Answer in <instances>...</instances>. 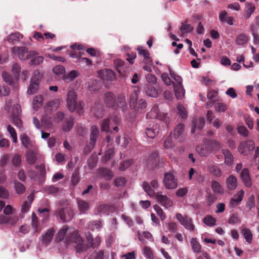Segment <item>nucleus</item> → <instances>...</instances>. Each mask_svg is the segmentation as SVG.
<instances>
[{
  "mask_svg": "<svg viewBox=\"0 0 259 259\" xmlns=\"http://www.w3.org/2000/svg\"><path fill=\"white\" fill-rule=\"evenodd\" d=\"M119 123V119L118 117L112 116L104 119L101 123L102 131L107 133L115 132L118 131V124Z\"/></svg>",
  "mask_w": 259,
  "mask_h": 259,
  "instance_id": "obj_1",
  "label": "nucleus"
},
{
  "mask_svg": "<svg viewBox=\"0 0 259 259\" xmlns=\"http://www.w3.org/2000/svg\"><path fill=\"white\" fill-rule=\"evenodd\" d=\"M42 75L39 71L37 70H34L27 91L28 94L33 95L36 93L39 89V84Z\"/></svg>",
  "mask_w": 259,
  "mask_h": 259,
  "instance_id": "obj_2",
  "label": "nucleus"
},
{
  "mask_svg": "<svg viewBox=\"0 0 259 259\" xmlns=\"http://www.w3.org/2000/svg\"><path fill=\"white\" fill-rule=\"evenodd\" d=\"M146 163L147 167L150 169L161 166L162 161L158 152H154L149 155Z\"/></svg>",
  "mask_w": 259,
  "mask_h": 259,
  "instance_id": "obj_3",
  "label": "nucleus"
},
{
  "mask_svg": "<svg viewBox=\"0 0 259 259\" xmlns=\"http://www.w3.org/2000/svg\"><path fill=\"white\" fill-rule=\"evenodd\" d=\"M56 215L59 217L63 222H68L72 219L74 214L73 210L70 207H66L58 209L56 211Z\"/></svg>",
  "mask_w": 259,
  "mask_h": 259,
  "instance_id": "obj_4",
  "label": "nucleus"
},
{
  "mask_svg": "<svg viewBox=\"0 0 259 259\" xmlns=\"http://www.w3.org/2000/svg\"><path fill=\"white\" fill-rule=\"evenodd\" d=\"M163 183L167 189H174L177 187V180L175 179L174 175L170 172H166L164 174Z\"/></svg>",
  "mask_w": 259,
  "mask_h": 259,
  "instance_id": "obj_5",
  "label": "nucleus"
},
{
  "mask_svg": "<svg viewBox=\"0 0 259 259\" xmlns=\"http://www.w3.org/2000/svg\"><path fill=\"white\" fill-rule=\"evenodd\" d=\"M159 130L160 126L158 124L150 123L146 126L145 133L148 138L153 139L159 134Z\"/></svg>",
  "mask_w": 259,
  "mask_h": 259,
  "instance_id": "obj_6",
  "label": "nucleus"
},
{
  "mask_svg": "<svg viewBox=\"0 0 259 259\" xmlns=\"http://www.w3.org/2000/svg\"><path fill=\"white\" fill-rule=\"evenodd\" d=\"M174 137L175 139H178L180 143L185 141L186 133L184 124L179 123L176 125L174 130Z\"/></svg>",
  "mask_w": 259,
  "mask_h": 259,
  "instance_id": "obj_7",
  "label": "nucleus"
},
{
  "mask_svg": "<svg viewBox=\"0 0 259 259\" xmlns=\"http://www.w3.org/2000/svg\"><path fill=\"white\" fill-rule=\"evenodd\" d=\"M71 241L76 244L75 248L77 252L80 253L87 249V246L83 243L82 238L77 233L75 232L72 234Z\"/></svg>",
  "mask_w": 259,
  "mask_h": 259,
  "instance_id": "obj_8",
  "label": "nucleus"
},
{
  "mask_svg": "<svg viewBox=\"0 0 259 259\" xmlns=\"http://www.w3.org/2000/svg\"><path fill=\"white\" fill-rule=\"evenodd\" d=\"M76 93L70 91L68 92L67 97V105L69 110L73 112L75 111L76 106Z\"/></svg>",
  "mask_w": 259,
  "mask_h": 259,
  "instance_id": "obj_9",
  "label": "nucleus"
},
{
  "mask_svg": "<svg viewBox=\"0 0 259 259\" xmlns=\"http://www.w3.org/2000/svg\"><path fill=\"white\" fill-rule=\"evenodd\" d=\"M12 52L21 60H27L29 52L25 47H14L12 48Z\"/></svg>",
  "mask_w": 259,
  "mask_h": 259,
  "instance_id": "obj_10",
  "label": "nucleus"
},
{
  "mask_svg": "<svg viewBox=\"0 0 259 259\" xmlns=\"http://www.w3.org/2000/svg\"><path fill=\"white\" fill-rule=\"evenodd\" d=\"M254 148V143L252 140H247L241 142L238 147L239 152L241 154H246L247 152L252 151Z\"/></svg>",
  "mask_w": 259,
  "mask_h": 259,
  "instance_id": "obj_11",
  "label": "nucleus"
},
{
  "mask_svg": "<svg viewBox=\"0 0 259 259\" xmlns=\"http://www.w3.org/2000/svg\"><path fill=\"white\" fill-rule=\"evenodd\" d=\"M103 101L107 107L111 108L116 106V98L111 92H107L104 94Z\"/></svg>",
  "mask_w": 259,
  "mask_h": 259,
  "instance_id": "obj_12",
  "label": "nucleus"
},
{
  "mask_svg": "<svg viewBox=\"0 0 259 259\" xmlns=\"http://www.w3.org/2000/svg\"><path fill=\"white\" fill-rule=\"evenodd\" d=\"M196 150L201 156H207L211 153V148L207 141L204 144L197 146Z\"/></svg>",
  "mask_w": 259,
  "mask_h": 259,
  "instance_id": "obj_13",
  "label": "nucleus"
},
{
  "mask_svg": "<svg viewBox=\"0 0 259 259\" xmlns=\"http://www.w3.org/2000/svg\"><path fill=\"white\" fill-rule=\"evenodd\" d=\"M27 59L30 60V64L31 65H39L42 63L44 57L39 56L38 52L32 51L29 52Z\"/></svg>",
  "mask_w": 259,
  "mask_h": 259,
  "instance_id": "obj_14",
  "label": "nucleus"
},
{
  "mask_svg": "<svg viewBox=\"0 0 259 259\" xmlns=\"http://www.w3.org/2000/svg\"><path fill=\"white\" fill-rule=\"evenodd\" d=\"M101 78L104 80L112 81L115 79L116 76L114 72L109 69H105L99 71Z\"/></svg>",
  "mask_w": 259,
  "mask_h": 259,
  "instance_id": "obj_15",
  "label": "nucleus"
},
{
  "mask_svg": "<svg viewBox=\"0 0 259 259\" xmlns=\"http://www.w3.org/2000/svg\"><path fill=\"white\" fill-rule=\"evenodd\" d=\"M55 233V229L51 228L41 235V242L45 246H47L51 243Z\"/></svg>",
  "mask_w": 259,
  "mask_h": 259,
  "instance_id": "obj_16",
  "label": "nucleus"
},
{
  "mask_svg": "<svg viewBox=\"0 0 259 259\" xmlns=\"http://www.w3.org/2000/svg\"><path fill=\"white\" fill-rule=\"evenodd\" d=\"M156 197L157 201L165 208H168L172 206V201L166 195H162L161 192L157 193Z\"/></svg>",
  "mask_w": 259,
  "mask_h": 259,
  "instance_id": "obj_17",
  "label": "nucleus"
},
{
  "mask_svg": "<svg viewBox=\"0 0 259 259\" xmlns=\"http://www.w3.org/2000/svg\"><path fill=\"white\" fill-rule=\"evenodd\" d=\"M154 85L151 84H145L143 90L146 95L153 98L157 97L158 92Z\"/></svg>",
  "mask_w": 259,
  "mask_h": 259,
  "instance_id": "obj_18",
  "label": "nucleus"
},
{
  "mask_svg": "<svg viewBox=\"0 0 259 259\" xmlns=\"http://www.w3.org/2000/svg\"><path fill=\"white\" fill-rule=\"evenodd\" d=\"M244 195V191L243 190L239 191L236 195L232 198L229 203L230 207L231 208L234 207L238 205L242 200Z\"/></svg>",
  "mask_w": 259,
  "mask_h": 259,
  "instance_id": "obj_19",
  "label": "nucleus"
},
{
  "mask_svg": "<svg viewBox=\"0 0 259 259\" xmlns=\"http://www.w3.org/2000/svg\"><path fill=\"white\" fill-rule=\"evenodd\" d=\"M77 208L80 214L87 213L90 208L89 203L81 199H77Z\"/></svg>",
  "mask_w": 259,
  "mask_h": 259,
  "instance_id": "obj_20",
  "label": "nucleus"
},
{
  "mask_svg": "<svg viewBox=\"0 0 259 259\" xmlns=\"http://www.w3.org/2000/svg\"><path fill=\"white\" fill-rule=\"evenodd\" d=\"M222 153L224 156V163L228 166H232L234 158L231 152L228 149H222Z\"/></svg>",
  "mask_w": 259,
  "mask_h": 259,
  "instance_id": "obj_21",
  "label": "nucleus"
},
{
  "mask_svg": "<svg viewBox=\"0 0 259 259\" xmlns=\"http://www.w3.org/2000/svg\"><path fill=\"white\" fill-rule=\"evenodd\" d=\"M15 108L17 110V113L15 114V112H13L11 115V118L13 123L18 128H21L22 126V122L21 120L19 115L20 112H19V107L18 105L15 106Z\"/></svg>",
  "mask_w": 259,
  "mask_h": 259,
  "instance_id": "obj_22",
  "label": "nucleus"
},
{
  "mask_svg": "<svg viewBox=\"0 0 259 259\" xmlns=\"http://www.w3.org/2000/svg\"><path fill=\"white\" fill-rule=\"evenodd\" d=\"M99 135V130L96 125L92 126L90 134V144L94 146Z\"/></svg>",
  "mask_w": 259,
  "mask_h": 259,
  "instance_id": "obj_23",
  "label": "nucleus"
},
{
  "mask_svg": "<svg viewBox=\"0 0 259 259\" xmlns=\"http://www.w3.org/2000/svg\"><path fill=\"white\" fill-rule=\"evenodd\" d=\"M226 185L229 190H235L237 186V180L236 177L233 175L229 176L226 179Z\"/></svg>",
  "mask_w": 259,
  "mask_h": 259,
  "instance_id": "obj_24",
  "label": "nucleus"
},
{
  "mask_svg": "<svg viewBox=\"0 0 259 259\" xmlns=\"http://www.w3.org/2000/svg\"><path fill=\"white\" fill-rule=\"evenodd\" d=\"M241 178L247 187H250L251 185V181L247 168H244L241 173Z\"/></svg>",
  "mask_w": 259,
  "mask_h": 259,
  "instance_id": "obj_25",
  "label": "nucleus"
},
{
  "mask_svg": "<svg viewBox=\"0 0 259 259\" xmlns=\"http://www.w3.org/2000/svg\"><path fill=\"white\" fill-rule=\"evenodd\" d=\"M174 88L176 98L179 100L182 99L185 95V90L182 84H174Z\"/></svg>",
  "mask_w": 259,
  "mask_h": 259,
  "instance_id": "obj_26",
  "label": "nucleus"
},
{
  "mask_svg": "<svg viewBox=\"0 0 259 259\" xmlns=\"http://www.w3.org/2000/svg\"><path fill=\"white\" fill-rule=\"evenodd\" d=\"M116 105L117 107L120 108L122 111H125L127 108L125 96L123 95H119Z\"/></svg>",
  "mask_w": 259,
  "mask_h": 259,
  "instance_id": "obj_27",
  "label": "nucleus"
},
{
  "mask_svg": "<svg viewBox=\"0 0 259 259\" xmlns=\"http://www.w3.org/2000/svg\"><path fill=\"white\" fill-rule=\"evenodd\" d=\"M250 31L253 37V43L256 45L259 44V35L258 32H259V26L254 24H252L250 26Z\"/></svg>",
  "mask_w": 259,
  "mask_h": 259,
  "instance_id": "obj_28",
  "label": "nucleus"
},
{
  "mask_svg": "<svg viewBox=\"0 0 259 259\" xmlns=\"http://www.w3.org/2000/svg\"><path fill=\"white\" fill-rule=\"evenodd\" d=\"M31 226L33 229H34V233L38 234L40 233L41 229L39 226L38 218L36 214L34 213H33L32 214Z\"/></svg>",
  "mask_w": 259,
  "mask_h": 259,
  "instance_id": "obj_29",
  "label": "nucleus"
},
{
  "mask_svg": "<svg viewBox=\"0 0 259 259\" xmlns=\"http://www.w3.org/2000/svg\"><path fill=\"white\" fill-rule=\"evenodd\" d=\"M26 158L27 162L29 164H34L37 159L36 153L32 150H28L26 154Z\"/></svg>",
  "mask_w": 259,
  "mask_h": 259,
  "instance_id": "obj_30",
  "label": "nucleus"
},
{
  "mask_svg": "<svg viewBox=\"0 0 259 259\" xmlns=\"http://www.w3.org/2000/svg\"><path fill=\"white\" fill-rule=\"evenodd\" d=\"M208 172L216 177H220L222 175V171L221 168L216 165H210L208 166Z\"/></svg>",
  "mask_w": 259,
  "mask_h": 259,
  "instance_id": "obj_31",
  "label": "nucleus"
},
{
  "mask_svg": "<svg viewBox=\"0 0 259 259\" xmlns=\"http://www.w3.org/2000/svg\"><path fill=\"white\" fill-rule=\"evenodd\" d=\"M11 164L13 166L18 168L22 164V156L20 154L15 153L11 158Z\"/></svg>",
  "mask_w": 259,
  "mask_h": 259,
  "instance_id": "obj_32",
  "label": "nucleus"
},
{
  "mask_svg": "<svg viewBox=\"0 0 259 259\" xmlns=\"http://www.w3.org/2000/svg\"><path fill=\"white\" fill-rule=\"evenodd\" d=\"M211 188L215 194H222L224 193V189L219 182L214 180L212 181Z\"/></svg>",
  "mask_w": 259,
  "mask_h": 259,
  "instance_id": "obj_33",
  "label": "nucleus"
},
{
  "mask_svg": "<svg viewBox=\"0 0 259 259\" xmlns=\"http://www.w3.org/2000/svg\"><path fill=\"white\" fill-rule=\"evenodd\" d=\"M22 144L26 149H29L33 146V143L26 134H22L20 137Z\"/></svg>",
  "mask_w": 259,
  "mask_h": 259,
  "instance_id": "obj_34",
  "label": "nucleus"
},
{
  "mask_svg": "<svg viewBox=\"0 0 259 259\" xmlns=\"http://www.w3.org/2000/svg\"><path fill=\"white\" fill-rule=\"evenodd\" d=\"M14 184L15 190L17 194L20 195L25 193L26 187L22 183L17 180H15L14 181Z\"/></svg>",
  "mask_w": 259,
  "mask_h": 259,
  "instance_id": "obj_35",
  "label": "nucleus"
},
{
  "mask_svg": "<svg viewBox=\"0 0 259 259\" xmlns=\"http://www.w3.org/2000/svg\"><path fill=\"white\" fill-rule=\"evenodd\" d=\"M159 113L160 111L158 106L154 105L150 111L147 113V116L151 119H158Z\"/></svg>",
  "mask_w": 259,
  "mask_h": 259,
  "instance_id": "obj_36",
  "label": "nucleus"
},
{
  "mask_svg": "<svg viewBox=\"0 0 259 259\" xmlns=\"http://www.w3.org/2000/svg\"><path fill=\"white\" fill-rule=\"evenodd\" d=\"M110 206L108 204H102L97 207V211L100 215H108Z\"/></svg>",
  "mask_w": 259,
  "mask_h": 259,
  "instance_id": "obj_37",
  "label": "nucleus"
},
{
  "mask_svg": "<svg viewBox=\"0 0 259 259\" xmlns=\"http://www.w3.org/2000/svg\"><path fill=\"white\" fill-rule=\"evenodd\" d=\"M23 36L19 32H16L10 34L8 36V41L10 43H14V41H19Z\"/></svg>",
  "mask_w": 259,
  "mask_h": 259,
  "instance_id": "obj_38",
  "label": "nucleus"
},
{
  "mask_svg": "<svg viewBox=\"0 0 259 259\" xmlns=\"http://www.w3.org/2000/svg\"><path fill=\"white\" fill-rule=\"evenodd\" d=\"M187 20H186L185 22L182 23V25L180 27V31L181 32V36H183L184 33H190L193 30V27L189 24H187Z\"/></svg>",
  "mask_w": 259,
  "mask_h": 259,
  "instance_id": "obj_39",
  "label": "nucleus"
},
{
  "mask_svg": "<svg viewBox=\"0 0 259 259\" xmlns=\"http://www.w3.org/2000/svg\"><path fill=\"white\" fill-rule=\"evenodd\" d=\"M114 64L118 72L120 74H122L124 71L123 66L124 65V61L120 59H117L114 60Z\"/></svg>",
  "mask_w": 259,
  "mask_h": 259,
  "instance_id": "obj_40",
  "label": "nucleus"
},
{
  "mask_svg": "<svg viewBox=\"0 0 259 259\" xmlns=\"http://www.w3.org/2000/svg\"><path fill=\"white\" fill-rule=\"evenodd\" d=\"M99 175L101 177L105 178L106 180H110L113 177L111 171L106 168H100Z\"/></svg>",
  "mask_w": 259,
  "mask_h": 259,
  "instance_id": "obj_41",
  "label": "nucleus"
},
{
  "mask_svg": "<svg viewBox=\"0 0 259 259\" xmlns=\"http://www.w3.org/2000/svg\"><path fill=\"white\" fill-rule=\"evenodd\" d=\"M137 50L139 54L144 57L145 63L147 64L152 63V60L149 58V53L147 50H144L143 47H139Z\"/></svg>",
  "mask_w": 259,
  "mask_h": 259,
  "instance_id": "obj_42",
  "label": "nucleus"
},
{
  "mask_svg": "<svg viewBox=\"0 0 259 259\" xmlns=\"http://www.w3.org/2000/svg\"><path fill=\"white\" fill-rule=\"evenodd\" d=\"M79 73L77 71L72 70L64 77V80L66 82H70L78 76Z\"/></svg>",
  "mask_w": 259,
  "mask_h": 259,
  "instance_id": "obj_43",
  "label": "nucleus"
},
{
  "mask_svg": "<svg viewBox=\"0 0 259 259\" xmlns=\"http://www.w3.org/2000/svg\"><path fill=\"white\" fill-rule=\"evenodd\" d=\"M242 233L246 242L251 243L252 240V234L251 231L248 228H244L242 230Z\"/></svg>",
  "mask_w": 259,
  "mask_h": 259,
  "instance_id": "obj_44",
  "label": "nucleus"
},
{
  "mask_svg": "<svg viewBox=\"0 0 259 259\" xmlns=\"http://www.w3.org/2000/svg\"><path fill=\"white\" fill-rule=\"evenodd\" d=\"M142 187L147 194L150 197L155 196V192L151 188L149 184L147 182H144L142 184Z\"/></svg>",
  "mask_w": 259,
  "mask_h": 259,
  "instance_id": "obj_45",
  "label": "nucleus"
},
{
  "mask_svg": "<svg viewBox=\"0 0 259 259\" xmlns=\"http://www.w3.org/2000/svg\"><path fill=\"white\" fill-rule=\"evenodd\" d=\"M191 245L195 252L199 253L201 251V245L196 238H193L190 241Z\"/></svg>",
  "mask_w": 259,
  "mask_h": 259,
  "instance_id": "obj_46",
  "label": "nucleus"
},
{
  "mask_svg": "<svg viewBox=\"0 0 259 259\" xmlns=\"http://www.w3.org/2000/svg\"><path fill=\"white\" fill-rule=\"evenodd\" d=\"M246 14L245 16L247 19H248L251 15L254 12L255 10L254 5L251 3H247L246 4Z\"/></svg>",
  "mask_w": 259,
  "mask_h": 259,
  "instance_id": "obj_47",
  "label": "nucleus"
},
{
  "mask_svg": "<svg viewBox=\"0 0 259 259\" xmlns=\"http://www.w3.org/2000/svg\"><path fill=\"white\" fill-rule=\"evenodd\" d=\"M248 40V37L244 34H240L236 37V42L238 45H243Z\"/></svg>",
  "mask_w": 259,
  "mask_h": 259,
  "instance_id": "obj_48",
  "label": "nucleus"
},
{
  "mask_svg": "<svg viewBox=\"0 0 259 259\" xmlns=\"http://www.w3.org/2000/svg\"><path fill=\"white\" fill-rule=\"evenodd\" d=\"M207 141L211 148V152L213 151H218L222 147L221 143L216 140H208Z\"/></svg>",
  "mask_w": 259,
  "mask_h": 259,
  "instance_id": "obj_49",
  "label": "nucleus"
},
{
  "mask_svg": "<svg viewBox=\"0 0 259 259\" xmlns=\"http://www.w3.org/2000/svg\"><path fill=\"white\" fill-rule=\"evenodd\" d=\"M203 222L207 226L211 227L215 225L216 220L212 216L208 215L203 219Z\"/></svg>",
  "mask_w": 259,
  "mask_h": 259,
  "instance_id": "obj_50",
  "label": "nucleus"
},
{
  "mask_svg": "<svg viewBox=\"0 0 259 259\" xmlns=\"http://www.w3.org/2000/svg\"><path fill=\"white\" fill-rule=\"evenodd\" d=\"M137 100L138 97L136 94H132L131 95L129 104L131 109L136 110Z\"/></svg>",
  "mask_w": 259,
  "mask_h": 259,
  "instance_id": "obj_51",
  "label": "nucleus"
},
{
  "mask_svg": "<svg viewBox=\"0 0 259 259\" xmlns=\"http://www.w3.org/2000/svg\"><path fill=\"white\" fill-rule=\"evenodd\" d=\"M182 225L187 230L190 231H193L194 230V225L192 223V220L189 218L187 217Z\"/></svg>",
  "mask_w": 259,
  "mask_h": 259,
  "instance_id": "obj_52",
  "label": "nucleus"
},
{
  "mask_svg": "<svg viewBox=\"0 0 259 259\" xmlns=\"http://www.w3.org/2000/svg\"><path fill=\"white\" fill-rule=\"evenodd\" d=\"M114 153V150L113 148H110L107 150L105 153V155L102 157V160L104 162H106L113 157Z\"/></svg>",
  "mask_w": 259,
  "mask_h": 259,
  "instance_id": "obj_53",
  "label": "nucleus"
},
{
  "mask_svg": "<svg viewBox=\"0 0 259 259\" xmlns=\"http://www.w3.org/2000/svg\"><path fill=\"white\" fill-rule=\"evenodd\" d=\"M146 82V84H151L152 85H155L157 83V77L156 76L152 74H148L145 76Z\"/></svg>",
  "mask_w": 259,
  "mask_h": 259,
  "instance_id": "obj_54",
  "label": "nucleus"
},
{
  "mask_svg": "<svg viewBox=\"0 0 259 259\" xmlns=\"http://www.w3.org/2000/svg\"><path fill=\"white\" fill-rule=\"evenodd\" d=\"M245 205L246 207L248 208L249 210H251L252 208L255 207V198L253 195H251L247 199Z\"/></svg>",
  "mask_w": 259,
  "mask_h": 259,
  "instance_id": "obj_55",
  "label": "nucleus"
},
{
  "mask_svg": "<svg viewBox=\"0 0 259 259\" xmlns=\"http://www.w3.org/2000/svg\"><path fill=\"white\" fill-rule=\"evenodd\" d=\"M2 78L3 80L9 85H12L14 81L12 76L6 71L3 72Z\"/></svg>",
  "mask_w": 259,
  "mask_h": 259,
  "instance_id": "obj_56",
  "label": "nucleus"
},
{
  "mask_svg": "<svg viewBox=\"0 0 259 259\" xmlns=\"http://www.w3.org/2000/svg\"><path fill=\"white\" fill-rule=\"evenodd\" d=\"M67 229L68 227L66 226H64L59 231L56 237V239L58 241H61L63 239Z\"/></svg>",
  "mask_w": 259,
  "mask_h": 259,
  "instance_id": "obj_57",
  "label": "nucleus"
},
{
  "mask_svg": "<svg viewBox=\"0 0 259 259\" xmlns=\"http://www.w3.org/2000/svg\"><path fill=\"white\" fill-rule=\"evenodd\" d=\"M80 180L78 168H75L72 176L71 182L74 185H76Z\"/></svg>",
  "mask_w": 259,
  "mask_h": 259,
  "instance_id": "obj_58",
  "label": "nucleus"
},
{
  "mask_svg": "<svg viewBox=\"0 0 259 259\" xmlns=\"http://www.w3.org/2000/svg\"><path fill=\"white\" fill-rule=\"evenodd\" d=\"M7 130L11 135L13 142L16 143L17 142V136L15 130L10 125L7 126Z\"/></svg>",
  "mask_w": 259,
  "mask_h": 259,
  "instance_id": "obj_59",
  "label": "nucleus"
},
{
  "mask_svg": "<svg viewBox=\"0 0 259 259\" xmlns=\"http://www.w3.org/2000/svg\"><path fill=\"white\" fill-rule=\"evenodd\" d=\"M194 126L199 130L202 129L205 124V120L203 117H200L193 122Z\"/></svg>",
  "mask_w": 259,
  "mask_h": 259,
  "instance_id": "obj_60",
  "label": "nucleus"
},
{
  "mask_svg": "<svg viewBox=\"0 0 259 259\" xmlns=\"http://www.w3.org/2000/svg\"><path fill=\"white\" fill-rule=\"evenodd\" d=\"M73 119L70 118L68 120L66 121L63 127V130L65 132H68L71 130L73 126Z\"/></svg>",
  "mask_w": 259,
  "mask_h": 259,
  "instance_id": "obj_61",
  "label": "nucleus"
},
{
  "mask_svg": "<svg viewBox=\"0 0 259 259\" xmlns=\"http://www.w3.org/2000/svg\"><path fill=\"white\" fill-rule=\"evenodd\" d=\"M163 146L166 149H170L175 146V143L170 137H168L163 143Z\"/></svg>",
  "mask_w": 259,
  "mask_h": 259,
  "instance_id": "obj_62",
  "label": "nucleus"
},
{
  "mask_svg": "<svg viewBox=\"0 0 259 259\" xmlns=\"http://www.w3.org/2000/svg\"><path fill=\"white\" fill-rule=\"evenodd\" d=\"M214 108L217 112H225L227 109V106L223 103H218L214 105Z\"/></svg>",
  "mask_w": 259,
  "mask_h": 259,
  "instance_id": "obj_63",
  "label": "nucleus"
},
{
  "mask_svg": "<svg viewBox=\"0 0 259 259\" xmlns=\"http://www.w3.org/2000/svg\"><path fill=\"white\" fill-rule=\"evenodd\" d=\"M126 183V180L124 177H120L114 180V184L117 187H122Z\"/></svg>",
  "mask_w": 259,
  "mask_h": 259,
  "instance_id": "obj_64",
  "label": "nucleus"
}]
</instances>
